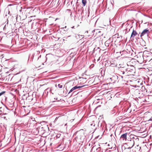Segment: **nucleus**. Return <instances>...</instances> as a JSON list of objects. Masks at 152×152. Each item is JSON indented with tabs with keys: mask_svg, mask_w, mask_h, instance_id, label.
<instances>
[{
	"mask_svg": "<svg viewBox=\"0 0 152 152\" xmlns=\"http://www.w3.org/2000/svg\"><path fill=\"white\" fill-rule=\"evenodd\" d=\"M135 73V71L132 69L127 68L125 70V72L124 71H120V74H124L126 73V75H134V74Z\"/></svg>",
	"mask_w": 152,
	"mask_h": 152,
	"instance_id": "obj_1",
	"label": "nucleus"
},
{
	"mask_svg": "<svg viewBox=\"0 0 152 152\" xmlns=\"http://www.w3.org/2000/svg\"><path fill=\"white\" fill-rule=\"evenodd\" d=\"M149 33V29L147 28L143 30L140 34V36L142 37L145 35L148 34Z\"/></svg>",
	"mask_w": 152,
	"mask_h": 152,
	"instance_id": "obj_2",
	"label": "nucleus"
},
{
	"mask_svg": "<svg viewBox=\"0 0 152 152\" xmlns=\"http://www.w3.org/2000/svg\"><path fill=\"white\" fill-rule=\"evenodd\" d=\"M88 86V85L85 84V85H83L82 86H75L74 87H73V88H72L70 90V91H69V93H70V92H72L74 90L76 89H77L78 88H80L83 87H84V86Z\"/></svg>",
	"mask_w": 152,
	"mask_h": 152,
	"instance_id": "obj_3",
	"label": "nucleus"
},
{
	"mask_svg": "<svg viewBox=\"0 0 152 152\" xmlns=\"http://www.w3.org/2000/svg\"><path fill=\"white\" fill-rule=\"evenodd\" d=\"M117 77H118L117 75H115L112 76L111 77H110L109 78L111 80L112 82L114 83L116 81V80L117 79Z\"/></svg>",
	"mask_w": 152,
	"mask_h": 152,
	"instance_id": "obj_4",
	"label": "nucleus"
},
{
	"mask_svg": "<svg viewBox=\"0 0 152 152\" xmlns=\"http://www.w3.org/2000/svg\"><path fill=\"white\" fill-rule=\"evenodd\" d=\"M79 81L80 84H84L87 82L86 79L82 77H80V78Z\"/></svg>",
	"mask_w": 152,
	"mask_h": 152,
	"instance_id": "obj_5",
	"label": "nucleus"
},
{
	"mask_svg": "<svg viewBox=\"0 0 152 152\" xmlns=\"http://www.w3.org/2000/svg\"><path fill=\"white\" fill-rule=\"evenodd\" d=\"M77 134L78 136H83L84 135V131L83 129L77 132Z\"/></svg>",
	"mask_w": 152,
	"mask_h": 152,
	"instance_id": "obj_6",
	"label": "nucleus"
},
{
	"mask_svg": "<svg viewBox=\"0 0 152 152\" xmlns=\"http://www.w3.org/2000/svg\"><path fill=\"white\" fill-rule=\"evenodd\" d=\"M137 33L136 31L134 30H133L131 34V37L134 38L135 37V36H136L137 35Z\"/></svg>",
	"mask_w": 152,
	"mask_h": 152,
	"instance_id": "obj_7",
	"label": "nucleus"
},
{
	"mask_svg": "<svg viewBox=\"0 0 152 152\" xmlns=\"http://www.w3.org/2000/svg\"><path fill=\"white\" fill-rule=\"evenodd\" d=\"M127 133H126L123 134L121 136V138H122L123 140H124V139L126 140L127 139Z\"/></svg>",
	"mask_w": 152,
	"mask_h": 152,
	"instance_id": "obj_8",
	"label": "nucleus"
},
{
	"mask_svg": "<svg viewBox=\"0 0 152 152\" xmlns=\"http://www.w3.org/2000/svg\"><path fill=\"white\" fill-rule=\"evenodd\" d=\"M110 42L111 40L110 39L106 41L105 43V46L107 47H109Z\"/></svg>",
	"mask_w": 152,
	"mask_h": 152,
	"instance_id": "obj_9",
	"label": "nucleus"
},
{
	"mask_svg": "<svg viewBox=\"0 0 152 152\" xmlns=\"http://www.w3.org/2000/svg\"><path fill=\"white\" fill-rule=\"evenodd\" d=\"M82 3L83 4V6H85L86 3V0H82Z\"/></svg>",
	"mask_w": 152,
	"mask_h": 152,
	"instance_id": "obj_10",
	"label": "nucleus"
},
{
	"mask_svg": "<svg viewBox=\"0 0 152 152\" xmlns=\"http://www.w3.org/2000/svg\"><path fill=\"white\" fill-rule=\"evenodd\" d=\"M58 88H62V85L61 84H58Z\"/></svg>",
	"mask_w": 152,
	"mask_h": 152,
	"instance_id": "obj_11",
	"label": "nucleus"
},
{
	"mask_svg": "<svg viewBox=\"0 0 152 152\" xmlns=\"http://www.w3.org/2000/svg\"><path fill=\"white\" fill-rule=\"evenodd\" d=\"M137 149L139 151L140 150V149L141 148L140 147H139V145H138L137 146Z\"/></svg>",
	"mask_w": 152,
	"mask_h": 152,
	"instance_id": "obj_12",
	"label": "nucleus"
},
{
	"mask_svg": "<svg viewBox=\"0 0 152 152\" xmlns=\"http://www.w3.org/2000/svg\"><path fill=\"white\" fill-rule=\"evenodd\" d=\"M149 64H151V66L152 67V59H151L149 61Z\"/></svg>",
	"mask_w": 152,
	"mask_h": 152,
	"instance_id": "obj_13",
	"label": "nucleus"
},
{
	"mask_svg": "<svg viewBox=\"0 0 152 152\" xmlns=\"http://www.w3.org/2000/svg\"><path fill=\"white\" fill-rule=\"evenodd\" d=\"M5 92L3 91L0 93V96H1V95H3V94H4L5 93Z\"/></svg>",
	"mask_w": 152,
	"mask_h": 152,
	"instance_id": "obj_14",
	"label": "nucleus"
},
{
	"mask_svg": "<svg viewBox=\"0 0 152 152\" xmlns=\"http://www.w3.org/2000/svg\"><path fill=\"white\" fill-rule=\"evenodd\" d=\"M59 117H56V118L55 119V121H56L58 119V118Z\"/></svg>",
	"mask_w": 152,
	"mask_h": 152,
	"instance_id": "obj_15",
	"label": "nucleus"
},
{
	"mask_svg": "<svg viewBox=\"0 0 152 152\" xmlns=\"http://www.w3.org/2000/svg\"><path fill=\"white\" fill-rule=\"evenodd\" d=\"M121 77L122 78V77H123V76H121Z\"/></svg>",
	"mask_w": 152,
	"mask_h": 152,
	"instance_id": "obj_16",
	"label": "nucleus"
}]
</instances>
